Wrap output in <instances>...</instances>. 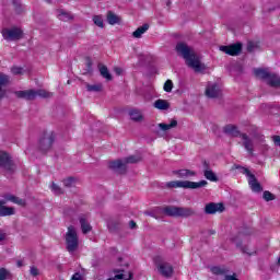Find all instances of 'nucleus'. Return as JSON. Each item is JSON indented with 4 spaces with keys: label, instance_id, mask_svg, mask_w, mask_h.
<instances>
[{
    "label": "nucleus",
    "instance_id": "18",
    "mask_svg": "<svg viewBox=\"0 0 280 280\" xmlns=\"http://www.w3.org/2000/svg\"><path fill=\"white\" fill-rule=\"evenodd\" d=\"M173 174L178 178H191L192 176H196V171L183 168V170L173 171Z\"/></svg>",
    "mask_w": 280,
    "mask_h": 280
},
{
    "label": "nucleus",
    "instance_id": "45",
    "mask_svg": "<svg viewBox=\"0 0 280 280\" xmlns=\"http://www.w3.org/2000/svg\"><path fill=\"white\" fill-rule=\"evenodd\" d=\"M241 250L244 255H248L249 257L255 255V252H250L247 246L242 247Z\"/></svg>",
    "mask_w": 280,
    "mask_h": 280
},
{
    "label": "nucleus",
    "instance_id": "37",
    "mask_svg": "<svg viewBox=\"0 0 280 280\" xmlns=\"http://www.w3.org/2000/svg\"><path fill=\"white\" fill-rule=\"evenodd\" d=\"M11 277H12V273H10L8 269L5 268L0 269V280L11 279Z\"/></svg>",
    "mask_w": 280,
    "mask_h": 280
},
{
    "label": "nucleus",
    "instance_id": "36",
    "mask_svg": "<svg viewBox=\"0 0 280 280\" xmlns=\"http://www.w3.org/2000/svg\"><path fill=\"white\" fill-rule=\"evenodd\" d=\"M85 72H83L84 75H86V73H93V60H91V57L85 59Z\"/></svg>",
    "mask_w": 280,
    "mask_h": 280
},
{
    "label": "nucleus",
    "instance_id": "11",
    "mask_svg": "<svg viewBox=\"0 0 280 280\" xmlns=\"http://www.w3.org/2000/svg\"><path fill=\"white\" fill-rule=\"evenodd\" d=\"M1 34L4 40H8V43L21 40V38H23V31L19 27L3 28Z\"/></svg>",
    "mask_w": 280,
    "mask_h": 280
},
{
    "label": "nucleus",
    "instance_id": "28",
    "mask_svg": "<svg viewBox=\"0 0 280 280\" xmlns=\"http://www.w3.org/2000/svg\"><path fill=\"white\" fill-rule=\"evenodd\" d=\"M154 108H158V110H167L170 108V103L165 100H156L153 104Z\"/></svg>",
    "mask_w": 280,
    "mask_h": 280
},
{
    "label": "nucleus",
    "instance_id": "42",
    "mask_svg": "<svg viewBox=\"0 0 280 280\" xmlns=\"http://www.w3.org/2000/svg\"><path fill=\"white\" fill-rule=\"evenodd\" d=\"M93 22L97 25V27H104V19H102V16L95 15L93 18Z\"/></svg>",
    "mask_w": 280,
    "mask_h": 280
},
{
    "label": "nucleus",
    "instance_id": "33",
    "mask_svg": "<svg viewBox=\"0 0 280 280\" xmlns=\"http://www.w3.org/2000/svg\"><path fill=\"white\" fill-rule=\"evenodd\" d=\"M203 176L207 180H211L212 183H218V175L213 173L211 170H203Z\"/></svg>",
    "mask_w": 280,
    "mask_h": 280
},
{
    "label": "nucleus",
    "instance_id": "48",
    "mask_svg": "<svg viewBox=\"0 0 280 280\" xmlns=\"http://www.w3.org/2000/svg\"><path fill=\"white\" fill-rule=\"evenodd\" d=\"M71 280H82V275H81L80 272H75V273L72 276Z\"/></svg>",
    "mask_w": 280,
    "mask_h": 280
},
{
    "label": "nucleus",
    "instance_id": "30",
    "mask_svg": "<svg viewBox=\"0 0 280 280\" xmlns=\"http://www.w3.org/2000/svg\"><path fill=\"white\" fill-rule=\"evenodd\" d=\"M14 213H16V211L14 210L13 207H7V206L0 207V218H5L8 215H14Z\"/></svg>",
    "mask_w": 280,
    "mask_h": 280
},
{
    "label": "nucleus",
    "instance_id": "46",
    "mask_svg": "<svg viewBox=\"0 0 280 280\" xmlns=\"http://www.w3.org/2000/svg\"><path fill=\"white\" fill-rule=\"evenodd\" d=\"M272 141L275 145H278L280 148V136H273Z\"/></svg>",
    "mask_w": 280,
    "mask_h": 280
},
{
    "label": "nucleus",
    "instance_id": "54",
    "mask_svg": "<svg viewBox=\"0 0 280 280\" xmlns=\"http://www.w3.org/2000/svg\"><path fill=\"white\" fill-rule=\"evenodd\" d=\"M5 240V234L0 233V242H3Z\"/></svg>",
    "mask_w": 280,
    "mask_h": 280
},
{
    "label": "nucleus",
    "instance_id": "51",
    "mask_svg": "<svg viewBox=\"0 0 280 280\" xmlns=\"http://www.w3.org/2000/svg\"><path fill=\"white\" fill-rule=\"evenodd\" d=\"M129 229H137V222L135 221H129Z\"/></svg>",
    "mask_w": 280,
    "mask_h": 280
},
{
    "label": "nucleus",
    "instance_id": "10",
    "mask_svg": "<svg viewBox=\"0 0 280 280\" xmlns=\"http://www.w3.org/2000/svg\"><path fill=\"white\" fill-rule=\"evenodd\" d=\"M54 141H56V133L54 131L45 132L39 139L38 149L44 153L49 152L54 145Z\"/></svg>",
    "mask_w": 280,
    "mask_h": 280
},
{
    "label": "nucleus",
    "instance_id": "35",
    "mask_svg": "<svg viewBox=\"0 0 280 280\" xmlns=\"http://www.w3.org/2000/svg\"><path fill=\"white\" fill-rule=\"evenodd\" d=\"M58 19H59V21H71V19H73V15H71V13H69L65 10H59Z\"/></svg>",
    "mask_w": 280,
    "mask_h": 280
},
{
    "label": "nucleus",
    "instance_id": "31",
    "mask_svg": "<svg viewBox=\"0 0 280 280\" xmlns=\"http://www.w3.org/2000/svg\"><path fill=\"white\" fill-rule=\"evenodd\" d=\"M79 222L81 224V231L84 233V235H86V233H91V224L84 217H80Z\"/></svg>",
    "mask_w": 280,
    "mask_h": 280
},
{
    "label": "nucleus",
    "instance_id": "12",
    "mask_svg": "<svg viewBox=\"0 0 280 280\" xmlns=\"http://www.w3.org/2000/svg\"><path fill=\"white\" fill-rule=\"evenodd\" d=\"M206 215H215V213H223L224 203L209 202L205 207Z\"/></svg>",
    "mask_w": 280,
    "mask_h": 280
},
{
    "label": "nucleus",
    "instance_id": "1",
    "mask_svg": "<svg viewBox=\"0 0 280 280\" xmlns=\"http://www.w3.org/2000/svg\"><path fill=\"white\" fill-rule=\"evenodd\" d=\"M175 51L178 56L184 58L187 67L192 69L195 73H202L203 71H207V66L201 63L200 56L196 54V50L189 47L187 43L178 42L176 44Z\"/></svg>",
    "mask_w": 280,
    "mask_h": 280
},
{
    "label": "nucleus",
    "instance_id": "38",
    "mask_svg": "<svg viewBox=\"0 0 280 280\" xmlns=\"http://www.w3.org/2000/svg\"><path fill=\"white\" fill-rule=\"evenodd\" d=\"M262 198L264 200H266V202H270L271 200H275L277 197L272 192L265 190L262 194Z\"/></svg>",
    "mask_w": 280,
    "mask_h": 280
},
{
    "label": "nucleus",
    "instance_id": "32",
    "mask_svg": "<svg viewBox=\"0 0 280 280\" xmlns=\"http://www.w3.org/2000/svg\"><path fill=\"white\" fill-rule=\"evenodd\" d=\"M211 273L226 278V275H229V269L226 267L217 266L211 268Z\"/></svg>",
    "mask_w": 280,
    "mask_h": 280
},
{
    "label": "nucleus",
    "instance_id": "7",
    "mask_svg": "<svg viewBox=\"0 0 280 280\" xmlns=\"http://www.w3.org/2000/svg\"><path fill=\"white\" fill-rule=\"evenodd\" d=\"M16 97L20 100H26L28 102L34 101L36 97H50L51 93L45 90H25V91H16Z\"/></svg>",
    "mask_w": 280,
    "mask_h": 280
},
{
    "label": "nucleus",
    "instance_id": "26",
    "mask_svg": "<svg viewBox=\"0 0 280 280\" xmlns=\"http://www.w3.org/2000/svg\"><path fill=\"white\" fill-rule=\"evenodd\" d=\"M254 73L256 75V78H260V80H270V75H272V73L268 72V70L266 69H255Z\"/></svg>",
    "mask_w": 280,
    "mask_h": 280
},
{
    "label": "nucleus",
    "instance_id": "5",
    "mask_svg": "<svg viewBox=\"0 0 280 280\" xmlns=\"http://www.w3.org/2000/svg\"><path fill=\"white\" fill-rule=\"evenodd\" d=\"M139 161H141V156L130 155L124 160H116L110 162L109 170H115L116 172H119V174H126V171L128 170L127 165L139 163Z\"/></svg>",
    "mask_w": 280,
    "mask_h": 280
},
{
    "label": "nucleus",
    "instance_id": "19",
    "mask_svg": "<svg viewBox=\"0 0 280 280\" xmlns=\"http://www.w3.org/2000/svg\"><path fill=\"white\" fill-rule=\"evenodd\" d=\"M8 84H10V77L0 73V100L5 97V90H3V86H8Z\"/></svg>",
    "mask_w": 280,
    "mask_h": 280
},
{
    "label": "nucleus",
    "instance_id": "50",
    "mask_svg": "<svg viewBox=\"0 0 280 280\" xmlns=\"http://www.w3.org/2000/svg\"><path fill=\"white\" fill-rule=\"evenodd\" d=\"M13 5H15L16 12L21 14V7L16 3V0L13 1Z\"/></svg>",
    "mask_w": 280,
    "mask_h": 280
},
{
    "label": "nucleus",
    "instance_id": "13",
    "mask_svg": "<svg viewBox=\"0 0 280 280\" xmlns=\"http://www.w3.org/2000/svg\"><path fill=\"white\" fill-rule=\"evenodd\" d=\"M220 51L229 56H240L242 54V43H236L230 46H220Z\"/></svg>",
    "mask_w": 280,
    "mask_h": 280
},
{
    "label": "nucleus",
    "instance_id": "6",
    "mask_svg": "<svg viewBox=\"0 0 280 280\" xmlns=\"http://www.w3.org/2000/svg\"><path fill=\"white\" fill-rule=\"evenodd\" d=\"M235 170H240L242 174H245L248 178V185L255 194H260V191H264V187H261V184L257 182V177H255V174L250 173V171L242 165H234Z\"/></svg>",
    "mask_w": 280,
    "mask_h": 280
},
{
    "label": "nucleus",
    "instance_id": "52",
    "mask_svg": "<svg viewBox=\"0 0 280 280\" xmlns=\"http://www.w3.org/2000/svg\"><path fill=\"white\" fill-rule=\"evenodd\" d=\"M202 165H203V170H211V166H209V162L203 161Z\"/></svg>",
    "mask_w": 280,
    "mask_h": 280
},
{
    "label": "nucleus",
    "instance_id": "22",
    "mask_svg": "<svg viewBox=\"0 0 280 280\" xmlns=\"http://www.w3.org/2000/svg\"><path fill=\"white\" fill-rule=\"evenodd\" d=\"M98 70L102 75L107 82H112L113 80V74H110V71H108V67L105 65L98 63Z\"/></svg>",
    "mask_w": 280,
    "mask_h": 280
},
{
    "label": "nucleus",
    "instance_id": "41",
    "mask_svg": "<svg viewBox=\"0 0 280 280\" xmlns=\"http://www.w3.org/2000/svg\"><path fill=\"white\" fill-rule=\"evenodd\" d=\"M174 89V83L172 82V80H167L165 83H164V91L166 93H172V90Z\"/></svg>",
    "mask_w": 280,
    "mask_h": 280
},
{
    "label": "nucleus",
    "instance_id": "4",
    "mask_svg": "<svg viewBox=\"0 0 280 280\" xmlns=\"http://www.w3.org/2000/svg\"><path fill=\"white\" fill-rule=\"evenodd\" d=\"M162 213L170 218H191L196 215V211L191 208H183L176 206H166L162 209Z\"/></svg>",
    "mask_w": 280,
    "mask_h": 280
},
{
    "label": "nucleus",
    "instance_id": "20",
    "mask_svg": "<svg viewBox=\"0 0 280 280\" xmlns=\"http://www.w3.org/2000/svg\"><path fill=\"white\" fill-rule=\"evenodd\" d=\"M7 202H13L14 205H20V207H25V199H21L12 194H7L2 196Z\"/></svg>",
    "mask_w": 280,
    "mask_h": 280
},
{
    "label": "nucleus",
    "instance_id": "25",
    "mask_svg": "<svg viewBox=\"0 0 280 280\" xmlns=\"http://www.w3.org/2000/svg\"><path fill=\"white\" fill-rule=\"evenodd\" d=\"M150 30V24L145 23L142 26L138 27L133 33V38H141Z\"/></svg>",
    "mask_w": 280,
    "mask_h": 280
},
{
    "label": "nucleus",
    "instance_id": "34",
    "mask_svg": "<svg viewBox=\"0 0 280 280\" xmlns=\"http://www.w3.org/2000/svg\"><path fill=\"white\" fill-rule=\"evenodd\" d=\"M86 90H88L90 93H101V91L104 90V85H102V83L94 84V85L86 84Z\"/></svg>",
    "mask_w": 280,
    "mask_h": 280
},
{
    "label": "nucleus",
    "instance_id": "15",
    "mask_svg": "<svg viewBox=\"0 0 280 280\" xmlns=\"http://www.w3.org/2000/svg\"><path fill=\"white\" fill-rule=\"evenodd\" d=\"M241 139L243 141L242 142L243 148H245L248 154L253 155V153L255 152V143L253 142V139L248 137V135L246 133H242Z\"/></svg>",
    "mask_w": 280,
    "mask_h": 280
},
{
    "label": "nucleus",
    "instance_id": "27",
    "mask_svg": "<svg viewBox=\"0 0 280 280\" xmlns=\"http://www.w3.org/2000/svg\"><path fill=\"white\" fill-rule=\"evenodd\" d=\"M267 82L269 86H272L273 89H280V77L278 74L271 73Z\"/></svg>",
    "mask_w": 280,
    "mask_h": 280
},
{
    "label": "nucleus",
    "instance_id": "16",
    "mask_svg": "<svg viewBox=\"0 0 280 280\" xmlns=\"http://www.w3.org/2000/svg\"><path fill=\"white\" fill-rule=\"evenodd\" d=\"M114 278H109L108 280H130L132 279V272L126 271L124 269H115Z\"/></svg>",
    "mask_w": 280,
    "mask_h": 280
},
{
    "label": "nucleus",
    "instance_id": "57",
    "mask_svg": "<svg viewBox=\"0 0 280 280\" xmlns=\"http://www.w3.org/2000/svg\"><path fill=\"white\" fill-rule=\"evenodd\" d=\"M172 4V0H168L166 5H171Z\"/></svg>",
    "mask_w": 280,
    "mask_h": 280
},
{
    "label": "nucleus",
    "instance_id": "3",
    "mask_svg": "<svg viewBox=\"0 0 280 280\" xmlns=\"http://www.w3.org/2000/svg\"><path fill=\"white\" fill-rule=\"evenodd\" d=\"M209 183L205 179L200 182H190V180H173V182H167L165 184V187L167 189H200L202 187H207Z\"/></svg>",
    "mask_w": 280,
    "mask_h": 280
},
{
    "label": "nucleus",
    "instance_id": "53",
    "mask_svg": "<svg viewBox=\"0 0 280 280\" xmlns=\"http://www.w3.org/2000/svg\"><path fill=\"white\" fill-rule=\"evenodd\" d=\"M7 200L5 199H2V200H0V207H5L4 205H7Z\"/></svg>",
    "mask_w": 280,
    "mask_h": 280
},
{
    "label": "nucleus",
    "instance_id": "58",
    "mask_svg": "<svg viewBox=\"0 0 280 280\" xmlns=\"http://www.w3.org/2000/svg\"><path fill=\"white\" fill-rule=\"evenodd\" d=\"M46 1V3H51V0H45Z\"/></svg>",
    "mask_w": 280,
    "mask_h": 280
},
{
    "label": "nucleus",
    "instance_id": "44",
    "mask_svg": "<svg viewBox=\"0 0 280 280\" xmlns=\"http://www.w3.org/2000/svg\"><path fill=\"white\" fill-rule=\"evenodd\" d=\"M30 273L32 275V277H38V275H40V271L35 266H32L30 269Z\"/></svg>",
    "mask_w": 280,
    "mask_h": 280
},
{
    "label": "nucleus",
    "instance_id": "2",
    "mask_svg": "<svg viewBox=\"0 0 280 280\" xmlns=\"http://www.w3.org/2000/svg\"><path fill=\"white\" fill-rule=\"evenodd\" d=\"M16 172V164L12 160V155L5 151H0V174L10 178Z\"/></svg>",
    "mask_w": 280,
    "mask_h": 280
},
{
    "label": "nucleus",
    "instance_id": "21",
    "mask_svg": "<svg viewBox=\"0 0 280 280\" xmlns=\"http://www.w3.org/2000/svg\"><path fill=\"white\" fill-rule=\"evenodd\" d=\"M7 202H13L14 205H20V207H25V199H21L12 194H7L2 196Z\"/></svg>",
    "mask_w": 280,
    "mask_h": 280
},
{
    "label": "nucleus",
    "instance_id": "9",
    "mask_svg": "<svg viewBox=\"0 0 280 280\" xmlns=\"http://www.w3.org/2000/svg\"><path fill=\"white\" fill-rule=\"evenodd\" d=\"M66 245L68 253H75L79 246L78 232L73 225L68 228V232L66 233Z\"/></svg>",
    "mask_w": 280,
    "mask_h": 280
},
{
    "label": "nucleus",
    "instance_id": "29",
    "mask_svg": "<svg viewBox=\"0 0 280 280\" xmlns=\"http://www.w3.org/2000/svg\"><path fill=\"white\" fill-rule=\"evenodd\" d=\"M129 116L132 121H143V114L139 109H130Z\"/></svg>",
    "mask_w": 280,
    "mask_h": 280
},
{
    "label": "nucleus",
    "instance_id": "49",
    "mask_svg": "<svg viewBox=\"0 0 280 280\" xmlns=\"http://www.w3.org/2000/svg\"><path fill=\"white\" fill-rule=\"evenodd\" d=\"M114 72L116 73V75H121V73H124V70L119 67L114 68Z\"/></svg>",
    "mask_w": 280,
    "mask_h": 280
},
{
    "label": "nucleus",
    "instance_id": "23",
    "mask_svg": "<svg viewBox=\"0 0 280 280\" xmlns=\"http://www.w3.org/2000/svg\"><path fill=\"white\" fill-rule=\"evenodd\" d=\"M176 126H178V120L176 119H172L170 124L160 122L158 125L160 130H162L163 132H167V130H172V128H176Z\"/></svg>",
    "mask_w": 280,
    "mask_h": 280
},
{
    "label": "nucleus",
    "instance_id": "56",
    "mask_svg": "<svg viewBox=\"0 0 280 280\" xmlns=\"http://www.w3.org/2000/svg\"><path fill=\"white\" fill-rule=\"evenodd\" d=\"M18 266H19V268H21L23 266V261L19 260Z\"/></svg>",
    "mask_w": 280,
    "mask_h": 280
},
{
    "label": "nucleus",
    "instance_id": "24",
    "mask_svg": "<svg viewBox=\"0 0 280 280\" xmlns=\"http://www.w3.org/2000/svg\"><path fill=\"white\" fill-rule=\"evenodd\" d=\"M107 23L109 25H117V24L121 23V18H119L113 11H108L107 12Z\"/></svg>",
    "mask_w": 280,
    "mask_h": 280
},
{
    "label": "nucleus",
    "instance_id": "55",
    "mask_svg": "<svg viewBox=\"0 0 280 280\" xmlns=\"http://www.w3.org/2000/svg\"><path fill=\"white\" fill-rule=\"evenodd\" d=\"M208 233H209V235H215V231L214 230H209Z\"/></svg>",
    "mask_w": 280,
    "mask_h": 280
},
{
    "label": "nucleus",
    "instance_id": "14",
    "mask_svg": "<svg viewBox=\"0 0 280 280\" xmlns=\"http://www.w3.org/2000/svg\"><path fill=\"white\" fill-rule=\"evenodd\" d=\"M222 95V91L218 83H208L206 89V96L210 98L220 97Z\"/></svg>",
    "mask_w": 280,
    "mask_h": 280
},
{
    "label": "nucleus",
    "instance_id": "40",
    "mask_svg": "<svg viewBox=\"0 0 280 280\" xmlns=\"http://www.w3.org/2000/svg\"><path fill=\"white\" fill-rule=\"evenodd\" d=\"M51 191H54V194H56L57 196L65 194V190H62L61 187L58 186L56 183H52Z\"/></svg>",
    "mask_w": 280,
    "mask_h": 280
},
{
    "label": "nucleus",
    "instance_id": "43",
    "mask_svg": "<svg viewBox=\"0 0 280 280\" xmlns=\"http://www.w3.org/2000/svg\"><path fill=\"white\" fill-rule=\"evenodd\" d=\"M11 72L13 73V75H23V68H21V67H13L11 69Z\"/></svg>",
    "mask_w": 280,
    "mask_h": 280
},
{
    "label": "nucleus",
    "instance_id": "47",
    "mask_svg": "<svg viewBox=\"0 0 280 280\" xmlns=\"http://www.w3.org/2000/svg\"><path fill=\"white\" fill-rule=\"evenodd\" d=\"M247 51H255V43L249 42L247 44Z\"/></svg>",
    "mask_w": 280,
    "mask_h": 280
},
{
    "label": "nucleus",
    "instance_id": "8",
    "mask_svg": "<svg viewBox=\"0 0 280 280\" xmlns=\"http://www.w3.org/2000/svg\"><path fill=\"white\" fill-rule=\"evenodd\" d=\"M156 268H158V271L159 273L162 276V277H165V279H171V277H173L174 275V267L172 266V264L165 261L163 259V257L161 256H156L154 259H153Z\"/></svg>",
    "mask_w": 280,
    "mask_h": 280
},
{
    "label": "nucleus",
    "instance_id": "39",
    "mask_svg": "<svg viewBox=\"0 0 280 280\" xmlns=\"http://www.w3.org/2000/svg\"><path fill=\"white\" fill-rule=\"evenodd\" d=\"M63 183V187H73V185H75V177H68L66 179L62 180Z\"/></svg>",
    "mask_w": 280,
    "mask_h": 280
},
{
    "label": "nucleus",
    "instance_id": "17",
    "mask_svg": "<svg viewBox=\"0 0 280 280\" xmlns=\"http://www.w3.org/2000/svg\"><path fill=\"white\" fill-rule=\"evenodd\" d=\"M224 135H228L229 137H234V138H242V132L237 130V126L235 125H226L223 128Z\"/></svg>",
    "mask_w": 280,
    "mask_h": 280
}]
</instances>
